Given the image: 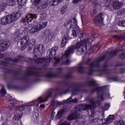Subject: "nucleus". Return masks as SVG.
<instances>
[{
	"instance_id": "nucleus-1",
	"label": "nucleus",
	"mask_w": 125,
	"mask_h": 125,
	"mask_svg": "<svg viewBox=\"0 0 125 125\" xmlns=\"http://www.w3.org/2000/svg\"><path fill=\"white\" fill-rule=\"evenodd\" d=\"M20 16H21V12H18L8 15L6 17L1 18V24H2V25L10 24V23H12L13 21H16Z\"/></svg>"
},
{
	"instance_id": "nucleus-2",
	"label": "nucleus",
	"mask_w": 125,
	"mask_h": 125,
	"mask_svg": "<svg viewBox=\"0 0 125 125\" xmlns=\"http://www.w3.org/2000/svg\"><path fill=\"white\" fill-rule=\"evenodd\" d=\"M90 104H81L79 105L78 110L79 111H82V110H86V109H89L90 110L91 116L93 117L94 116V114H95V111H94V109H93V107H99V105H100V103L99 102H94L93 100L91 101Z\"/></svg>"
},
{
	"instance_id": "nucleus-3",
	"label": "nucleus",
	"mask_w": 125,
	"mask_h": 125,
	"mask_svg": "<svg viewBox=\"0 0 125 125\" xmlns=\"http://www.w3.org/2000/svg\"><path fill=\"white\" fill-rule=\"evenodd\" d=\"M25 35V32L23 31L22 33H20L15 39L16 42L21 41V44L22 48L25 49L30 43V37L29 36H23Z\"/></svg>"
},
{
	"instance_id": "nucleus-4",
	"label": "nucleus",
	"mask_w": 125,
	"mask_h": 125,
	"mask_svg": "<svg viewBox=\"0 0 125 125\" xmlns=\"http://www.w3.org/2000/svg\"><path fill=\"white\" fill-rule=\"evenodd\" d=\"M67 26L69 27L70 30H72L73 36H78L79 33L81 32L80 27H79L77 24V20H76V19H72L71 21L69 22Z\"/></svg>"
},
{
	"instance_id": "nucleus-5",
	"label": "nucleus",
	"mask_w": 125,
	"mask_h": 125,
	"mask_svg": "<svg viewBox=\"0 0 125 125\" xmlns=\"http://www.w3.org/2000/svg\"><path fill=\"white\" fill-rule=\"evenodd\" d=\"M86 46V42L85 41H82L81 42L77 43L76 45L69 47L66 51L64 54L65 57H68L70 54H73L75 49H78L80 48L81 46Z\"/></svg>"
},
{
	"instance_id": "nucleus-6",
	"label": "nucleus",
	"mask_w": 125,
	"mask_h": 125,
	"mask_svg": "<svg viewBox=\"0 0 125 125\" xmlns=\"http://www.w3.org/2000/svg\"><path fill=\"white\" fill-rule=\"evenodd\" d=\"M45 35L46 36V41L48 42L52 41V39L54 38V32L51 29H47L45 32Z\"/></svg>"
},
{
	"instance_id": "nucleus-7",
	"label": "nucleus",
	"mask_w": 125,
	"mask_h": 125,
	"mask_svg": "<svg viewBox=\"0 0 125 125\" xmlns=\"http://www.w3.org/2000/svg\"><path fill=\"white\" fill-rule=\"evenodd\" d=\"M102 16V14H101L94 18V20L95 24L99 26L103 25V17Z\"/></svg>"
},
{
	"instance_id": "nucleus-8",
	"label": "nucleus",
	"mask_w": 125,
	"mask_h": 125,
	"mask_svg": "<svg viewBox=\"0 0 125 125\" xmlns=\"http://www.w3.org/2000/svg\"><path fill=\"white\" fill-rule=\"evenodd\" d=\"M37 17V15L29 14L23 19V22H26L27 23H29V22H32V20H33L34 18L36 19Z\"/></svg>"
},
{
	"instance_id": "nucleus-9",
	"label": "nucleus",
	"mask_w": 125,
	"mask_h": 125,
	"mask_svg": "<svg viewBox=\"0 0 125 125\" xmlns=\"http://www.w3.org/2000/svg\"><path fill=\"white\" fill-rule=\"evenodd\" d=\"M58 50V47H54L52 48L51 50L49 51V57L48 59H49V60H51V59H53V58H54V56H55L56 54V51Z\"/></svg>"
},
{
	"instance_id": "nucleus-10",
	"label": "nucleus",
	"mask_w": 125,
	"mask_h": 125,
	"mask_svg": "<svg viewBox=\"0 0 125 125\" xmlns=\"http://www.w3.org/2000/svg\"><path fill=\"white\" fill-rule=\"evenodd\" d=\"M115 119V117L114 115H109L107 119H104L103 120V124L107 125L108 124H111V123L114 122Z\"/></svg>"
},
{
	"instance_id": "nucleus-11",
	"label": "nucleus",
	"mask_w": 125,
	"mask_h": 125,
	"mask_svg": "<svg viewBox=\"0 0 125 125\" xmlns=\"http://www.w3.org/2000/svg\"><path fill=\"white\" fill-rule=\"evenodd\" d=\"M79 117V115L77 114V112H75L74 113H73L72 114H70L68 117V120H69L70 121L72 120H77V119H78Z\"/></svg>"
},
{
	"instance_id": "nucleus-12",
	"label": "nucleus",
	"mask_w": 125,
	"mask_h": 125,
	"mask_svg": "<svg viewBox=\"0 0 125 125\" xmlns=\"http://www.w3.org/2000/svg\"><path fill=\"white\" fill-rule=\"evenodd\" d=\"M8 46H9V43L6 42H4V43H1L0 44V50H5Z\"/></svg>"
},
{
	"instance_id": "nucleus-13",
	"label": "nucleus",
	"mask_w": 125,
	"mask_h": 125,
	"mask_svg": "<svg viewBox=\"0 0 125 125\" xmlns=\"http://www.w3.org/2000/svg\"><path fill=\"white\" fill-rule=\"evenodd\" d=\"M68 36H64L62 40V44H61V47H64L65 45H66L67 43V42H68Z\"/></svg>"
},
{
	"instance_id": "nucleus-14",
	"label": "nucleus",
	"mask_w": 125,
	"mask_h": 125,
	"mask_svg": "<svg viewBox=\"0 0 125 125\" xmlns=\"http://www.w3.org/2000/svg\"><path fill=\"white\" fill-rule=\"evenodd\" d=\"M21 117L22 114L20 112H19L15 115V116L13 117V119L15 121H19V120L21 119Z\"/></svg>"
},
{
	"instance_id": "nucleus-15",
	"label": "nucleus",
	"mask_w": 125,
	"mask_h": 125,
	"mask_svg": "<svg viewBox=\"0 0 125 125\" xmlns=\"http://www.w3.org/2000/svg\"><path fill=\"white\" fill-rule=\"evenodd\" d=\"M103 96H104V97H105V98H109V97H110V93L107 92L104 94L103 95L99 96L98 99H100L101 100H103V99H103Z\"/></svg>"
},
{
	"instance_id": "nucleus-16",
	"label": "nucleus",
	"mask_w": 125,
	"mask_h": 125,
	"mask_svg": "<svg viewBox=\"0 0 125 125\" xmlns=\"http://www.w3.org/2000/svg\"><path fill=\"white\" fill-rule=\"evenodd\" d=\"M72 102L73 103H77V102H78V99L75 98L72 100V96H71L66 101V103H72Z\"/></svg>"
},
{
	"instance_id": "nucleus-17",
	"label": "nucleus",
	"mask_w": 125,
	"mask_h": 125,
	"mask_svg": "<svg viewBox=\"0 0 125 125\" xmlns=\"http://www.w3.org/2000/svg\"><path fill=\"white\" fill-rule=\"evenodd\" d=\"M63 0H53L51 1L50 5L55 6L57 5L58 4V2H62Z\"/></svg>"
},
{
	"instance_id": "nucleus-18",
	"label": "nucleus",
	"mask_w": 125,
	"mask_h": 125,
	"mask_svg": "<svg viewBox=\"0 0 125 125\" xmlns=\"http://www.w3.org/2000/svg\"><path fill=\"white\" fill-rule=\"evenodd\" d=\"M34 27V28H35L37 32H38V31H41V30H42V27H41V25L40 24V23H39V22H35Z\"/></svg>"
},
{
	"instance_id": "nucleus-19",
	"label": "nucleus",
	"mask_w": 125,
	"mask_h": 125,
	"mask_svg": "<svg viewBox=\"0 0 125 125\" xmlns=\"http://www.w3.org/2000/svg\"><path fill=\"white\" fill-rule=\"evenodd\" d=\"M113 7L115 9H118V8H120L121 7V3L120 2H114L113 3Z\"/></svg>"
},
{
	"instance_id": "nucleus-20",
	"label": "nucleus",
	"mask_w": 125,
	"mask_h": 125,
	"mask_svg": "<svg viewBox=\"0 0 125 125\" xmlns=\"http://www.w3.org/2000/svg\"><path fill=\"white\" fill-rule=\"evenodd\" d=\"M7 6V4L5 3H1L0 4V12H1V11H3L4 9H5V7Z\"/></svg>"
},
{
	"instance_id": "nucleus-21",
	"label": "nucleus",
	"mask_w": 125,
	"mask_h": 125,
	"mask_svg": "<svg viewBox=\"0 0 125 125\" xmlns=\"http://www.w3.org/2000/svg\"><path fill=\"white\" fill-rule=\"evenodd\" d=\"M64 113H65V110L63 109L60 110L57 113V116L58 118H62V116L64 115Z\"/></svg>"
},
{
	"instance_id": "nucleus-22",
	"label": "nucleus",
	"mask_w": 125,
	"mask_h": 125,
	"mask_svg": "<svg viewBox=\"0 0 125 125\" xmlns=\"http://www.w3.org/2000/svg\"><path fill=\"white\" fill-rule=\"evenodd\" d=\"M115 125H125V121L119 120L115 122Z\"/></svg>"
},
{
	"instance_id": "nucleus-23",
	"label": "nucleus",
	"mask_w": 125,
	"mask_h": 125,
	"mask_svg": "<svg viewBox=\"0 0 125 125\" xmlns=\"http://www.w3.org/2000/svg\"><path fill=\"white\" fill-rule=\"evenodd\" d=\"M18 1V0H9V3L11 6H13L15 4H16V1Z\"/></svg>"
},
{
	"instance_id": "nucleus-24",
	"label": "nucleus",
	"mask_w": 125,
	"mask_h": 125,
	"mask_svg": "<svg viewBox=\"0 0 125 125\" xmlns=\"http://www.w3.org/2000/svg\"><path fill=\"white\" fill-rule=\"evenodd\" d=\"M40 25L42 30V29H44V28L47 26V22H42V23H40Z\"/></svg>"
},
{
	"instance_id": "nucleus-25",
	"label": "nucleus",
	"mask_w": 125,
	"mask_h": 125,
	"mask_svg": "<svg viewBox=\"0 0 125 125\" xmlns=\"http://www.w3.org/2000/svg\"><path fill=\"white\" fill-rule=\"evenodd\" d=\"M10 102L11 104H12L13 106L15 105V104H17V103L18 102L17 101V100L16 99H12V100H10Z\"/></svg>"
},
{
	"instance_id": "nucleus-26",
	"label": "nucleus",
	"mask_w": 125,
	"mask_h": 125,
	"mask_svg": "<svg viewBox=\"0 0 125 125\" xmlns=\"http://www.w3.org/2000/svg\"><path fill=\"white\" fill-rule=\"evenodd\" d=\"M36 60V62L37 63H42V62H44V61H45V59L44 58H42V59H35Z\"/></svg>"
},
{
	"instance_id": "nucleus-27",
	"label": "nucleus",
	"mask_w": 125,
	"mask_h": 125,
	"mask_svg": "<svg viewBox=\"0 0 125 125\" xmlns=\"http://www.w3.org/2000/svg\"><path fill=\"white\" fill-rule=\"evenodd\" d=\"M24 109H25V106L23 105H20L17 108V110L18 111H20V112H22V111H24Z\"/></svg>"
},
{
	"instance_id": "nucleus-28",
	"label": "nucleus",
	"mask_w": 125,
	"mask_h": 125,
	"mask_svg": "<svg viewBox=\"0 0 125 125\" xmlns=\"http://www.w3.org/2000/svg\"><path fill=\"white\" fill-rule=\"evenodd\" d=\"M67 9V7L66 6H64L62 8L61 13V14H64L65 12H66V10Z\"/></svg>"
},
{
	"instance_id": "nucleus-29",
	"label": "nucleus",
	"mask_w": 125,
	"mask_h": 125,
	"mask_svg": "<svg viewBox=\"0 0 125 125\" xmlns=\"http://www.w3.org/2000/svg\"><path fill=\"white\" fill-rule=\"evenodd\" d=\"M37 31V30L35 28V26H34L33 28H32L29 30V33L30 34H34V33H36Z\"/></svg>"
},
{
	"instance_id": "nucleus-30",
	"label": "nucleus",
	"mask_w": 125,
	"mask_h": 125,
	"mask_svg": "<svg viewBox=\"0 0 125 125\" xmlns=\"http://www.w3.org/2000/svg\"><path fill=\"white\" fill-rule=\"evenodd\" d=\"M119 26H121L122 27H125V21H120L118 22Z\"/></svg>"
},
{
	"instance_id": "nucleus-31",
	"label": "nucleus",
	"mask_w": 125,
	"mask_h": 125,
	"mask_svg": "<svg viewBox=\"0 0 125 125\" xmlns=\"http://www.w3.org/2000/svg\"><path fill=\"white\" fill-rule=\"evenodd\" d=\"M18 2L19 3V5L21 6L25 3V1H24V0H18Z\"/></svg>"
},
{
	"instance_id": "nucleus-32",
	"label": "nucleus",
	"mask_w": 125,
	"mask_h": 125,
	"mask_svg": "<svg viewBox=\"0 0 125 125\" xmlns=\"http://www.w3.org/2000/svg\"><path fill=\"white\" fill-rule=\"evenodd\" d=\"M46 100L47 99H45L43 100H42V97H40L39 98V101L38 102V103H42L43 102H45V101H46Z\"/></svg>"
},
{
	"instance_id": "nucleus-33",
	"label": "nucleus",
	"mask_w": 125,
	"mask_h": 125,
	"mask_svg": "<svg viewBox=\"0 0 125 125\" xmlns=\"http://www.w3.org/2000/svg\"><path fill=\"white\" fill-rule=\"evenodd\" d=\"M38 50L39 51H41V50H42L43 49V45L42 44H40L38 48Z\"/></svg>"
},
{
	"instance_id": "nucleus-34",
	"label": "nucleus",
	"mask_w": 125,
	"mask_h": 125,
	"mask_svg": "<svg viewBox=\"0 0 125 125\" xmlns=\"http://www.w3.org/2000/svg\"><path fill=\"white\" fill-rule=\"evenodd\" d=\"M40 17L42 18V19H44V18H45V17H46V14L41 13L40 15Z\"/></svg>"
},
{
	"instance_id": "nucleus-35",
	"label": "nucleus",
	"mask_w": 125,
	"mask_h": 125,
	"mask_svg": "<svg viewBox=\"0 0 125 125\" xmlns=\"http://www.w3.org/2000/svg\"><path fill=\"white\" fill-rule=\"evenodd\" d=\"M47 3H43L42 6L41 7H40V8H46V7H47Z\"/></svg>"
},
{
	"instance_id": "nucleus-36",
	"label": "nucleus",
	"mask_w": 125,
	"mask_h": 125,
	"mask_svg": "<svg viewBox=\"0 0 125 125\" xmlns=\"http://www.w3.org/2000/svg\"><path fill=\"white\" fill-rule=\"evenodd\" d=\"M0 92L2 94V95H5V94L6 93V92L5 91V90L4 89V88H2L1 90H0Z\"/></svg>"
},
{
	"instance_id": "nucleus-37",
	"label": "nucleus",
	"mask_w": 125,
	"mask_h": 125,
	"mask_svg": "<svg viewBox=\"0 0 125 125\" xmlns=\"http://www.w3.org/2000/svg\"><path fill=\"white\" fill-rule=\"evenodd\" d=\"M54 62L56 63H58L60 62V59L55 58L54 60Z\"/></svg>"
},
{
	"instance_id": "nucleus-38",
	"label": "nucleus",
	"mask_w": 125,
	"mask_h": 125,
	"mask_svg": "<svg viewBox=\"0 0 125 125\" xmlns=\"http://www.w3.org/2000/svg\"><path fill=\"white\" fill-rule=\"evenodd\" d=\"M81 0H73V3H74V4H76L79 2V1H80Z\"/></svg>"
},
{
	"instance_id": "nucleus-39",
	"label": "nucleus",
	"mask_w": 125,
	"mask_h": 125,
	"mask_svg": "<svg viewBox=\"0 0 125 125\" xmlns=\"http://www.w3.org/2000/svg\"><path fill=\"white\" fill-rule=\"evenodd\" d=\"M8 120H6L5 121H4V123H3V125H8Z\"/></svg>"
},
{
	"instance_id": "nucleus-40",
	"label": "nucleus",
	"mask_w": 125,
	"mask_h": 125,
	"mask_svg": "<svg viewBox=\"0 0 125 125\" xmlns=\"http://www.w3.org/2000/svg\"><path fill=\"white\" fill-rule=\"evenodd\" d=\"M70 63H71V61H70L69 60H67L65 62V64L66 65H68V64H70Z\"/></svg>"
},
{
	"instance_id": "nucleus-41",
	"label": "nucleus",
	"mask_w": 125,
	"mask_h": 125,
	"mask_svg": "<svg viewBox=\"0 0 125 125\" xmlns=\"http://www.w3.org/2000/svg\"><path fill=\"white\" fill-rule=\"evenodd\" d=\"M41 1H42V0H35V3L37 4H39Z\"/></svg>"
},
{
	"instance_id": "nucleus-42",
	"label": "nucleus",
	"mask_w": 125,
	"mask_h": 125,
	"mask_svg": "<svg viewBox=\"0 0 125 125\" xmlns=\"http://www.w3.org/2000/svg\"><path fill=\"white\" fill-rule=\"evenodd\" d=\"M56 103L57 104V106H59L62 104V103L59 102H56Z\"/></svg>"
},
{
	"instance_id": "nucleus-43",
	"label": "nucleus",
	"mask_w": 125,
	"mask_h": 125,
	"mask_svg": "<svg viewBox=\"0 0 125 125\" xmlns=\"http://www.w3.org/2000/svg\"><path fill=\"white\" fill-rule=\"evenodd\" d=\"M94 85V81H92L90 83V85Z\"/></svg>"
},
{
	"instance_id": "nucleus-44",
	"label": "nucleus",
	"mask_w": 125,
	"mask_h": 125,
	"mask_svg": "<svg viewBox=\"0 0 125 125\" xmlns=\"http://www.w3.org/2000/svg\"><path fill=\"white\" fill-rule=\"evenodd\" d=\"M61 125H71V124H70L69 123H67V122H65Z\"/></svg>"
},
{
	"instance_id": "nucleus-45",
	"label": "nucleus",
	"mask_w": 125,
	"mask_h": 125,
	"mask_svg": "<svg viewBox=\"0 0 125 125\" xmlns=\"http://www.w3.org/2000/svg\"><path fill=\"white\" fill-rule=\"evenodd\" d=\"M105 106L106 108H107V109H108V108L110 107V104H105Z\"/></svg>"
},
{
	"instance_id": "nucleus-46",
	"label": "nucleus",
	"mask_w": 125,
	"mask_h": 125,
	"mask_svg": "<svg viewBox=\"0 0 125 125\" xmlns=\"http://www.w3.org/2000/svg\"><path fill=\"white\" fill-rule=\"evenodd\" d=\"M83 70V67L80 66L79 67V72H81V71Z\"/></svg>"
},
{
	"instance_id": "nucleus-47",
	"label": "nucleus",
	"mask_w": 125,
	"mask_h": 125,
	"mask_svg": "<svg viewBox=\"0 0 125 125\" xmlns=\"http://www.w3.org/2000/svg\"><path fill=\"white\" fill-rule=\"evenodd\" d=\"M41 108H44L45 106L44 104H41L40 105Z\"/></svg>"
},
{
	"instance_id": "nucleus-48",
	"label": "nucleus",
	"mask_w": 125,
	"mask_h": 125,
	"mask_svg": "<svg viewBox=\"0 0 125 125\" xmlns=\"http://www.w3.org/2000/svg\"><path fill=\"white\" fill-rule=\"evenodd\" d=\"M111 53H112L113 54V55H115V54H116L117 52H116V51H115L114 52H112Z\"/></svg>"
},
{
	"instance_id": "nucleus-49",
	"label": "nucleus",
	"mask_w": 125,
	"mask_h": 125,
	"mask_svg": "<svg viewBox=\"0 0 125 125\" xmlns=\"http://www.w3.org/2000/svg\"><path fill=\"white\" fill-rule=\"evenodd\" d=\"M96 90H97V91H98L99 90H100V88H98Z\"/></svg>"
},
{
	"instance_id": "nucleus-50",
	"label": "nucleus",
	"mask_w": 125,
	"mask_h": 125,
	"mask_svg": "<svg viewBox=\"0 0 125 125\" xmlns=\"http://www.w3.org/2000/svg\"><path fill=\"white\" fill-rule=\"evenodd\" d=\"M81 38H83V35L81 34Z\"/></svg>"
},
{
	"instance_id": "nucleus-51",
	"label": "nucleus",
	"mask_w": 125,
	"mask_h": 125,
	"mask_svg": "<svg viewBox=\"0 0 125 125\" xmlns=\"http://www.w3.org/2000/svg\"><path fill=\"white\" fill-rule=\"evenodd\" d=\"M81 49H82V52H83V51H84L83 49V48H82Z\"/></svg>"
},
{
	"instance_id": "nucleus-52",
	"label": "nucleus",
	"mask_w": 125,
	"mask_h": 125,
	"mask_svg": "<svg viewBox=\"0 0 125 125\" xmlns=\"http://www.w3.org/2000/svg\"><path fill=\"white\" fill-rule=\"evenodd\" d=\"M91 71H92V70H90V75H91Z\"/></svg>"
},
{
	"instance_id": "nucleus-53",
	"label": "nucleus",
	"mask_w": 125,
	"mask_h": 125,
	"mask_svg": "<svg viewBox=\"0 0 125 125\" xmlns=\"http://www.w3.org/2000/svg\"><path fill=\"white\" fill-rule=\"evenodd\" d=\"M21 125H22V122L21 121Z\"/></svg>"
},
{
	"instance_id": "nucleus-54",
	"label": "nucleus",
	"mask_w": 125,
	"mask_h": 125,
	"mask_svg": "<svg viewBox=\"0 0 125 125\" xmlns=\"http://www.w3.org/2000/svg\"><path fill=\"white\" fill-rule=\"evenodd\" d=\"M48 77H49V78H50V77H51V76H48Z\"/></svg>"
},
{
	"instance_id": "nucleus-55",
	"label": "nucleus",
	"mask_w": 125,
	"mask_h": 125,
	"mask_svg": "<svg viewBox=\"0 0 125 125\" xmlns=\"http://www.w3.org/2000/svg\"><path fill=\"white\" fill-rule=\"evenodd\" d=\"M37 106H39V104H37Z\"/></svg>"
}]
</instances>
